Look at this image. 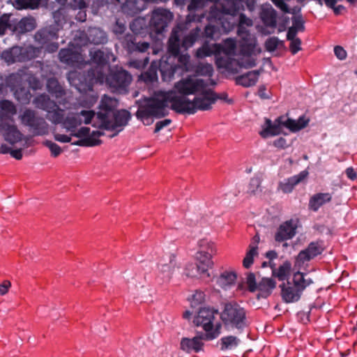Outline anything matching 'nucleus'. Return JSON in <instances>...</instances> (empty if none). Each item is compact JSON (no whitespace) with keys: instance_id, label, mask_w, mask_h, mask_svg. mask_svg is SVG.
Wrapping results in <instances>:
<instances>
[{"instance_id":"nucleus-1","label":"nucleus","mask_w":357,"mask_h":357,"mask_svg":"<svg viewBox=\"0 0 357 357\" xmlns=\"http://www.w3.org/2000/svg\"><path fill=\"white\" fill-rule=\"evenodd\" d=\"M118 105L116 99L104 96L100 101L98 112L96 114L93 110L83 109L79 112L68 113L64 117V110L56 106L47 112L46 118L53 124H61L63 128L68 134L56 132L54 138L61 143L71 142L72 137H75L79 139L72 142L73 145L81 146H94L101 143L99 139L103 135L100 130H91L88 127H81L82 123H92L93 126L107 130L114 131L112 135L114 137L121 132L128 124L131 118L130 113L121 109L116 111Z\"/></svg>"},{"instance_id":"nucleus-2","label":"nucleus","mask_w":357,"mask_h":357,"mask_svg":"<svg viewBox=\"0 0 357 357\" xmlns=\"http://www.w3.org/2000/svg\"><path fill=\"white\" fill-rule=\"evenodd\" d=\"M89 64L93 68L89 70L86 75L77 70L70 71L68 74L70 84L80 93L91 91L94 84L105 83L113 92L124 93L132 82L131 75L126 70L119 68L115 71H109V63L114 61L116 57L112 52L106 50H93L90 52Z\"/></svg>"},{"instance_id":"nucleus-3","label":"nucleus","mask_w":357,"mask_h":357,"mask_svg":"<svg viewBox=\"0 0 357 357\" xmlns=\"http://www.w3.org/2000/svg\"><path fill=\"white\" fill-rule=\"evenodd\" d=\"M259 52L256 48V40L253 38H245L238 52L236 38H227L220 43H205L195 53L198 59L213 55L215 63L220 73L234 75L242 68H250L256 66L255 54Z\"/></svg>"},{"instance_id":"nucleus-4","label":"nucleus","mask_w":357,"mask_h":357,"mask_svg":"<svg viewBox=\"0 0 357 357\" xmlns=\"http://www.w3.org/2000/svg\"><path fill=\"white\" fill-rule=\"evenodd\" d=\"M215 85H207L205 94L203 96H195L192 100L185 96H178L174 91L159 93L151 101L147 109H142L140 113L150 112L149 114L158 116H165L169 114L170 108L178 114H194L197 111H206L211 109L212 105L218 100L227 103H232L226 92L216 93L212 89Z\"/></svg>"},{"instance_id":"nucleus-5","label":"nucleus","mask_w":357,"mask_h":357,"mask_svg":"<svg viewBox=\"0 0 357 357\" xmlns=\"http://www.w3.org/2000/svg\"><path fill=\"white\" fill-rule=\"evenodd\" d=\"M228 8L222 5L218 0H192L188 6L190 11L202 8L208 2H214L206 15L208 24L204 29V36L211 39H216L222 33L231 31L236 24L234 16L244 3L250 10L254 9L255 0H224Z\"/></svg>"},{"instance_id":"nucleus-6","label":"nucleus","mask_w":357,"mask_h":357,"mask_svg":"<svg viewBox=\"0 0 357 357\" xmlns=\"http://www.w3.org/2000/svg\"><path fill=\"white\" fill-rule=\"evenodd\" d=\"M181 26L174 29L168 40V51L171 54L160 60V72L165 82H170L175 74L183 76L192 72L193 63L188 54H179Z\"/></svg>"},{"instance_id":"nucleus-7","label":"nucleus","mask_w":357,"mask_h":357,"mask_svg":"<svg viewBox=\"0 0 357 357\" xmlns=\"http://www.w3.org/2000/svg\"><path fill=\"white\" fill-rule=\"evenodd\" d=\"M215 85V82L213 79H204L200 78H196L192 75H188L185 78H182L174 84V90H170L174 91L178 96H185L186 98L188 95H196L195 96H203L205 94V91L207 88V85ZM167 93V91H156L153 97L146 100L144 105L139 106L136 116L140 119L144 125H150L153 123V117L161 118L162 116H158L156 115L151 114L150 112L140 113L142 109H147L151 100H153L156 95L159 93ZM169 92V91H167Z\"/></svg>"},{"instance_id":"nucleus-8","label":"nucleus","mask_w":357,"mask_h":357,"mask_svg":"<svg viewBox=\"0 0 357 357\" xmlns=\"http://www.w3.org/2000/svg\"><path fill=\"white\" fill-rule=\"evenodd\" d=\"M24 82H27L29 86L34 89H40L42 84L27 68L20 69L17 72L10 74L3 79L0 76V97L6 93V84L14 91L15 98L20 102L25 104L30 101V93L23 88L16 89L20 86Z\"/></svg>"},{"instance_id":"nucleus-9","label":"nucleus","mask_w":357,"mask_h":357,"mask_svg":"<svg viewBox=\"0 0 357 357\" xmlns=\"http://www.w3.org/2000/svg\"><path fill=\"white\" fill-rule=\"evenodd\" d=\"M309 119L305 116H301L298 120H293L286 116H280L274 121L269 119H265L259 135L263 138H267L284 133V129L287 128L291 132H297L305 128Z\"/></svg>"},{"instance_id":"nucleus-10","label":"nucleus","mask_w":357,"mask_h":357,"mask_svg":"<svg viewBox=\"0 0 357 357\" xmlns=\"http://www.w3.org/2000/svg\"><path fill=\"white\" fill-rule=\"evenodd\" d=\"M218 311L208 308H201L194 317L193 323L204 331L205 340L216 339L221 333L222 324L216 319Z\"/></svg>"},{"instance_id":"nucleus-11","label":"nucleus","mask_w":357,"mask_h":357,"mask_svg":"<svg viewBox=\"0 0 357 357\" xmlns=\"http://www.w3.org/2000/svg\"><path fill=\"white\" fill-rule=\"evenodd\" d=\"M41 49L31 45L24 46H13L4 50L1 54V59L8 65L17 62H26L39 56Z\"/></svg>"},{"instance_id":"nucleus-12","label":"nucleus","mask_w":357,"mask_h":357,"mask_svg":"<svg viewBox=\"0 0 357 357\" xmlns=\"http://www.w3.org/2000/svg\"><path fill=\"white\" fill-rule=\"evenodd\" d=\"M19 119L22 125L29 128L35 136H43L49 133V125L45 119L30 109H26L20 115Z\"/></svg>"},{"instance_id":"nucleus-13","label":"nucleus","mask_w":357,"mask_h":357,"mask_svg":"<svg viewBox=\"0 0 357 357\" xmlns=\"http://www.w3.org/2000/svg\"><path fill=\"white\" fill-rule=\"evenodd\" d=\"M86 43L87 40L79 43L75 39L74 43H70L68 48L60 50L59 53L60 61L67 66L77 67L79 69L87 65L82 54L81 48L82 45H85Z\"/></svg>"},{"instance_id":"nucleus-14","label":"nucleus","mask_w":357,"mask_h":357,"mask_svg":"<svg viewBox=\"0 0 357 357\" xmlns=\"http://www.w3.org/2000/svg\"><path fill=\"white\" fill-rule=\"evenodd\" d=\"M172 19L173 14L169 10L160 8L154 9L149 22L151 36L160 40Z\"/></svg>"},{"instance_id":"nucleus-15","label":"nucleus","mask_w":357,"mask_h":357,"mask_svg":"<svg viewBox=\"0 0 357 357\" xmlns=\"http://www.w3.org/2000/svg\"><path fill=\"white\" fill-rule=\"evenodd\" d=\"M221 319L229 327L242 328L246 326L245 310L237 305H226L221 314Z\"/></svg>"},{"instance_id":"nucleus-16","label":"nucleus","mask_w":357,"mask_h":357,"mask_svg":"<svg viewBox=\"0 0 357 357\" xmlns=\"http://www.w3.org/2000/svg\"><path fill=\"white\" fill-rule=\"evenodd\" d=\"M196 266L188 264L185 269V274L188 277L195 278L199 275L201 277L210 278L208 271L213 268L214 262L211 255L196 254L195 255Z\"/></svg>"},{"instance_id":"nucleus-17","label":"nucleus","mask_w":357,"mask_h":357,"mask_svg":"<svg viewBox=\"0 0 357 357\" xmlns=\"http://www.w3.org/2000/svg\"><path fill=\"white\" fill-rule=\"evenodd\" d=\"M188 10L190 11V14L186 17L185 23H180L174 28L176 29L177 26H181L182 31L181 32V36H180V47L181 46L185 50L192 47L195 44V43L198 39L201 32V29L197 27L192 29L188 34L184 36L185 29H187V24L191 22H200L201 20L204 17L203 14H194V12L197 11V10H192L191 11L190 10Z\"/></svg>"},{"instance_id":"nucleus-18","label":"nucleus","mask_w":357,"mask_h":357,"mask_svg":"<svg viewBox=\"0 0 357 357\" xmlns=\"http://www.w3.org/2000/svg\"><path fill=\"white\" fill-rule=\"evenodd\" d=\"M176 267L175 256H169V263L160 261L158 264L157 280L160 284L169 283L173 276Z\"/></svg>"},{"instance_id":"nucleus-19","label":"nucleus","mask_w":357,"mask_h":357,"mask_svg":"<svg viewBox=\"0 0 357 357\" xmlns=\"http://www.w3.org/2000/svg\"><path fill=\"white\" fill-rule=\"evenodd\" d=\"M144 0H112L114 6H119L122 13L128 15L133 16L144 10Z\"/></svg>"},{"instance_id":"nucleus-20","label":"nucleus","mask_w":357,"mask_h":357,"mask_svg":"<svg viewBox=\"0 0 357 357\" xmlns=\"http://www.w3.org/2000/svg\"><path fill=\"white\" fill-rule=\"evenodd\" d=\"M322 250V247L319 244L311 243L305 250L299 252L296 259L295 266L299 268L303 267L307 261L320 255Z\"/></svg>"},{"instance_id":"nucleus-21","label":"nucleus","mask_w":357,"mask_h":357,"mask_svg":"<svg viewBox=\"0 0 357 357\" xmlns=\"http://www.w3.org/2000/svg\"><path fill=\"white\" fill-rule=\"evenodd\" d=\"M2 131L4 139L11 145L18 143H22L25 140V137L14 124L3 123L2 125ZM26 142H24L26 143ZM25 146V144H23Z\"/></svg>"},{"instance_id":"nucleus-22","label":"nucleus","mask_w":357,"mask_h":357,"mask_svg":"<svg viewBox=\"0 0 357 357\" xmlns=\"http://www.w3.org/2000/svg\"><path fill=\"white\" fill-rule=\"evenodd\" d=\"M34 38L36 41H37L42 45H45L47 44L45 48L48 52H54L59 48V45L56 43H51L47 44L50 40L56 39L57 36L55 33H52L49 31L47 29H43L38 31L35 34Z\"/></svg>"},{"instance_id":"nucleus-23","label":"nucleus","mask_w":357,"mask_h":357,"mask_svg":"<svg viewBox=\"0 0 357 357\" xmlns=\"http://www.w3.org/2000/svg\"><path fill=\"white\" fill-rule=\"evenodd\" d=\"M203 340H204V335L192 338L183 337L180 342V349L185 353H198L203 349Z\"/></svg>"},{"instance_id":"nucleus-24","label":"nucleus","mask_w":357,"mask_h":357,"mask_svg":"<svg viewBox=\"0 0 357 357\" xmlns=\"http://www.w3.org/2000/svg\"><path fill=\"white\" fill-rule=\"evenodd\" d=\"M123 47L129 52L133 53L135 52H145L149 47V43L147 42H142L137 40L136 36L128 34L122 40Z\"/></svg>"},{"instance_id":"nucleus-25","label":"nucleus","mask_w":357,"mask_h":357,"mask_svg":"<svg viewBox=\"0 0 357 357\" xmlns=\"http://www.w3.org/2000/svg\"><path fill=\"white\" fill-rule=\"evenodd\" d=\"M296 225L293 220L286 221L282 224L275 235L278 242H282L291 239L296 234Z\"/></svg>"},{"instance_id":"nucleus-26","label":"nucleus","mask_w":357,"mask_h":357,"mask_svg":"<svg viewBox=\"0 0 357 357\" xmlns=\"http://www.w3.org/2000/svg\"><path fill=\"white\" fill-rule=\"evenodd\" d=\"M280 287L281 296L284 302L294 303L300 299L302 293L298 290L291 282L287 281Z\"/></svg>"},{"instance_id":"nucleus-27","label":"nucleus","mask_w":357,"mask_h":357,"mask_svg":"<svg viewBox=\"0 0 357 357\" xmlns=\"http://www.w3.org/2000/svg\"><path fill=\"white\" fill-rule=\"evenodd\" d=\"M197 250L196 254L213 256L218 254V248L215 242L208 238H202L197 241Z\"/></svg>"},{"instance_id":"nucleus-28","label":"nucleus","mask_w":357,"mask_h":357,"mask_svg":"<svg viewBox=\"0 0 357 357\" xmlns=\"http://www.w3.org/2000/svg\"><path fill=\"white\" fill-rule=\"evenodd\" d=\"M308 175L307 171H302L298 174L293 176L279 183V189L284 193L291 192L294 187L303 181Z\"/></svg>"},{"instance_id":"nucleus-29","label":"nucleus","mask_w":357,"mask_h":357,"mask_svg":"<svg viewBox=\"0 0 357 357\" xmlns=\"http://www.w3.org/2000/svg\"><path fill=\"white\" fill-rule=\"evenodd\" d=\"M236 278L237 274L234 271L227 270L220 273L215 282L219 287L226 290L235 284Z\"/></svg>"},{"instance_id":"nucleus-30","label":"nucleus","mask_w":357,"mask_h":357,"mask_svg":"<svg viewBox=\"0 0 357 357\" xmlns=\"http://www.w3.org/2000/svg\"><path fill=\"white\" fill-rule=\"evenodd\" d=\"M239 24H240V26L238 27V33L240 36H241V40L240 41V43H239V47H241V44L244 42L245 38H248L249 37L255 38L256 40V48H257V50H259V52H256V53L255 54V58L257 59V55L259 54L261 51V48L257 46V38L255 36L250 34L249 33H248L247 31H243V28L241 27L242 25H244V24L247 25V26H252V20L251 19L247 17L245 15L241 14L239 16ZM239 51H241V48H239Z\"/></svg>"},{"instance_id":"nucleus-31","label":"nucleus","mask_w":357,"mask_h":357,"mask_svg":"<svg viewBox=\"0 0 357 357\" xmlns=\"http://www.w3.org/2000/svg\"><path fill=\"white\" fill-rule=\"evenodd\" d=\"M260 17L266 26L271 29L275 28L277 14L271 5H265L262 7Z\"/></svg>"},{"instance_id":"nucleus-32","label":"nucleus","mask_w":357,"mask_h":357,"mask_svg":"<svg viewBox=\"0 0 357 357\" xmlns=\"http://www.w3.org/2000/svg\"><path fill=\"white\" fill-rule=\"evenodd\" d=\"M36 26V20L31 17H25L20 21L15 20L14 32L19 34L33 31Z\"/></svg>"},{"instance_id":"nucleus-33","label":"nucleus","mask_w":357,"mask_h":357,"mask_svg":"<svg viewBox=\"0 0 357 357\" xmlns=\"http://www.w3.org/2000/svg\"><path fill=\"white\" fill-rule=\"evenodd\" d=\"M332 199V195L329 192L317 193L309 201V208L313 211H317L324 204L328 203Z\"/></svg>"},{"instance_id":"nucleus-34","label":"nucleus","mask_w":357,"mask_h":357,"mask_svg":"<svg viewBox=\"0 0 357 357\" xmlns=\"http://www.w3.org/2000/svg\"><path fill=\"white\" fill-rule=\"evenodd\" d=\"M259 76L258 70L250 71L235 78L236 84L243 87H250L256 84Z\"/></svg>"},{"instance_id":"nucleus-35","label":"nucleus","mask_w":357,"mask_h":357,"mask_svg":"<svg viewBox=\"0 0 357 357\" xmlns=\"http://www.w3.org/2000/svg\"><path fill=\"white\" fill-rule=\"evenodd\" d=\"M17 113L15 104L8 100H0V119H10Z\"/></svg>"},{"instance_id":"nucleus-36","label":"nucleus","mask_w":357,"mask_h":357,"mask_svg":"<svg viewBox=\"0 0 357 357\" xmlns=\"http://www.w3.org/2000/svg\"><path fill=\"white\" fill-rule=\"evenodd\" d=\"M160 70V61H153L149 70L141 74L139 79L145 83H152L158 79V70Z\"/></svg>"},{"instance_id":"nucleus-37","label":"nucleus","mask_w":357,"mask_h":357,"mask_svg":"<svg viewBox=\"0 0 357 357\" xmlns=\"http://www.w3.org/2000/svg\"><path fill=\"white\" fill-rule=\"evenodd\" d=\"M276 282L272 278H263L258 284L259 296L263 298L268 296L275 288Z\"/></svg>"},{"instance_id":"nucleus-38","label":"nucleus","mask_w":357,"mask_h":357,"mask_svg":"<svg viewBox=\"0 0 357 357\" xmlns=\"http://www.w3.org/2000/svg\"><path fill=\"white\" fill-rule=\"evenodd\" d=\"M213 67L211 64L208 63L198 62L197 63H193L192 72L196 76L207 77L211 79V77L213 75Z\"/></svg>"},{"instance_id":"nucleus-39","label":"nucleus","mask_w":357,"mask_h":357,"mask_svg":"<svg viewBox=\"0 0 357 357\" xmlns=\"http://www.w3.org/2000/svg\"><path fill=\"white\" fill-rule=\"evenodd\" d=\"M36 107L47 112L50 109H52L56 106V102L51 100L49 96L43 93L36 96L33 100Z\"/></svg>"},{"instance_id":"nucleus-40","label":"nucleus","mask_w":357,"mask_h":357,"mask_svg":"<svg viewBox=\"0 0 357 357\" xmlns=\"http://www.w3.org/2000/svg\"><path fill=\"white\" fill-rule=\"evenodd\" d=\"M291 282L302 293L307 287L312 283V280L311 278H307V275L297 271L294 274Z\"/></svg>"},{"instance_id":"nucleus-41","label":"nucleus","mask_w":357,"mask_h":357,"mask_svg":"<svg viewBox=\"0 0 357 357\" xmlns=\"http://www.w3.org/2000/svg\"><path fill=\"white\" fill-rule=\"evenodd\" d=\"M47 89L56 98H61L65 94L63 87L59 84L57 79L54 78H50L47 80Z\"/></svg>"},{"instance_id":"nucleus-42","label":"nucleus","mask_w":357,"mask_h":357,"mask_svg":"<svg viewBox=\"0 0 357 357\" xmlns=\"http://www.w3.org/2000/svg\"><path fill=\"white\" fill-rule=\"evenodd\" d=\"M291 271V264L289 261H286L281 264L278 268H273V275L278 278L279 280H284L290 275Z\"/></svg>"},{"instance_id":"nucleus-43","label":"nucleus","mask_w":357,"mask_h":357,"mask_svg":"<svg viewBox=\"0 0 357 357\" xmlns=\"http://www.w3.org/2000/svg\"><path fill=\"white\" fill-rule=\"evenodd\" d=\"M87 40L94 44L105 43L107 41V36L103 31L93 28L89 31V37Z\"/></svg>"},{"instance_id":"nucleus-44","label":"nucleus","mask_w":357,"mask_h":357,"mask_svg":"<svg viewBox=\"0 0 357 357\" xmlns=\"http://www.w3.org/2000/svg\"><path fill=\"white\" fill-rule=\"evenodd\" d=\"M15 20H10V15L4 14L0 17V36L5 34L7 29L14 32Z\"/></svg>"},{"instance_id":"nucleus-45","label":"nucleus","mask_w":357,"mask_h":357,"mask_svg":"<svg viewBox=\"0 0 357 357\" xmlns=\"http://www.w3.org/2000/svg\"><path fill=\"white\" fill-rule=\"evenodd\" d=\"M220 341L222 350L233 349L236 348L239 343V340L232 335L223 337L221 338Z\"/></svg>"},{"instance_id":"nucleus-46","label":"nucleus","mask_w":357,"mask_h":357,"mask_svg":"<svg viewBox=\"0 0 357 357\" xmlns=\"http://www.w3.org/2000/svg\"><path fill=\"white\" fill-rule=\"evenodd\" d=\"M257 254V246L250 245L249 246V250L246 252L245 257L243 260V266L245 268H249L253 264L254 257H256Z\"/></svg>"},{"instance_id":"nucleus-47","label":"nucleus","mask_w":357,"mask_h":357,"mask_svg":"<svg viewBox=\"0 0 357 357\" xmlns=\"http://www.w3.org/2000/svg\"><path fill=\"white\" fill-rule=\"evenodd\" d=\"M14 6L17 9L37 8L41 0H13Z\"/></svg>"},{"instance_id":"nucleus-48","label":"nucleus","mask_w":357,"mask_h":357,"mask_svg":"<svg viewBox=\"0 0 357 357\" xmlns=\"http://www.w3.org/2000/svg\"><path fill=\"white\" fill-rule=\"evenodd\" d=\"M146 20L144 18L138 17L135 19L130 25L131 31L135 34H141L146 26Z\"/></svg>"},{"instance_id":"nucleus-49","label":"nucleus","mask_w":357,"mask_h":357,"mask_svg":"<svg viewBox=\"0 0 357 357\" xmlns=\"http://www.w3.org/2000/svg\"><path fill=\"white\" fill-rule=\"evenodd\" d=\"M261 179L259 177L252 178L248 183L247 192L250 195H255L261 191Z\"/></svg>"},{"instance_id":"nucleus-50","label":"nucleus","mask_w":357,"mask_h":357,"mask_svg":"<svg viewBox=\"0 0 357 357\" xmlns=\"http://www.w3.org/2000/svg\"><path fill=\"white\" fill-rule=\"evenodd\" d=\"M43 144L50 149L51 155L54 158H56L62 152L61 148L58 144L52 141L45 140L43 142Z\"/></svg>"},{"instance_id":"nucleus-51","label":"nucleus","mask_w":357,"mask_h":357,"mask_svg":"<svg viewBox=\"0 0 357 357\" xmlns=\"http://www.w3.org/2000/svg\"><path fill=\"white\" fill-rule=\"evenodd\" d=\"M149 63V58L146 56L142 60L132 59L128 62V66L136 69L144 68Z\"/></svg>"},{"instance_id":"nucleus-52","label":"nucleus","mask_w":357,"mask_h":357,"mask_svg":"<svg viewBox=\"0 0 357 357\" xmlns=\"http://www.w3.org/2000/svg\"><path fill=\"white\" fill-rule=\"evenodd\" d=\"M246 284L251 292H254L257 289L258 285L256 283L255 275L254 273H250L247 275Z\"/></svg>"},{"instance_id":"nucleus-53","label":"nucleus","mask_w":357,"mask_h":357,"mask_svg":"<svg viewBox=\"0 0 357 357\" xmlns=\"http://www.w3.org/2000/svg\"><path fill=\"white\" fill-rule=\"evenodd\" d=\"M278 45L279 40L277 38H269L268 39L266 40L265 43V47L267 51L273 52L277 49Z\"/></svg>"},{"instance_id":"nucleus-54","label":"nucleus","mask_w":357,"mask_h":357,"mask_svg":"<svg viewBox=\"0 0 357 357\" xmlns=\"http://www.w3.org/2000/svg\"><path fill=\"white\" fill-rule=\"evenodd\" d=\"M289 44V50L292 54H296L301 50V40L299 38L291 40Z\"/></svg>"},{"instance_id":"nucleus-55","label":"nucleus","mask_w":357,"mask_h":357,"mask_svg":"<svg viewBox=\"0 0 357 357\" xmlns=\"http://www.w3.org/2000/svg\"><path fill=\"white\" fill-rule=\"evenodd\" d=\"M11 282L8 280H3L0 282V296H3L6 295L11 288Z\"/></svg>"},{"instance_id":"nucleus-56","label":"nucleus","mask_w":357,"mask_h":357,"mask_svg":"<svg viewBox=\"0 0 357 357\" xmlns=\"http://www.w3.org/2000/svg\"><path fill=\"white\" fill-rule=\"evenodd\" d=\"M292 27L297 29L298 31H303L304 30L303 22L301 17L296 16L292 20Z\"/></svg>"},{"instance_id":"nucleus-57","label":"nucleus","mask_w":357,"mask_h":357,"mask_svg":"<svg viewBox=\"0 0 357 357\" xmlns=\"http://www.w3.org/2000/svg\"><path fill=\"white\" fill-rule=\"evenodd\" d=\"M126 30L125 24L121 22L119 20H116L115 25L113 28V31L116 35L122 34Z\"/></svg>"},{"instance_id":"nucleus-58","label":"nucleus","mask_w":357,"mask_h":357,"mask_svg":"<svg viewBox=\"0 0 357 357\" xmlns=\"http://www.w3.org/2000/svg\"><path fill=\"white\" fill-rule=\"evenodd\" d=\"M335 55L340 60H344L347 58V52L341 46H336L334 48Z\"/></svg>"},{"instance_id":"nucleus-59","label":"nucleus","mask_w":357,"mask_h":357,"mask_svg":"<svg viewBox=\"0 0 357 357\" xmlns=\"http://www.w3.org/2000/svg\"><path fill=\"white\" fill-rule=\"evenodd\" d=\"M70 5L74 9L82 10L86 7L85 0H72Z\"/></svg>"},{"instance_id":"nucleus-60","label":"nucleus","mask_w":357,"mask_h":357,"mask_svg":"<svg viewBox=\"0 0 357 357\" xmlns=\"http://www.w3.org/2000/svg\"><path fill=\"white\" fill-rule=\"evenodd\" d=\"M171 122L172 121L170 119H165L157 122L155 124V132H158L163 128L169 126L171 123Z\"/></svg>"},{"instance_id":"nucleus-61","label":"nucleus","mask_w":357,"mask_h":357,"mask_svg":"<svg viewBox=\"0 0 357 357\" xmlns=\"http://www.w3.org/2000/svg\"><path fill=\"white\" fill-rule=\"evenodd\" d=\"M273 145L279 149H284L287 147V140L283 137H280L274 141Z\"/></svg>"},{"instance_id":"nucleus-62","label":"nucleus","mask_w":357,"mask_h":357,"mask_svg":"<svg viewBox=\"0 0 357 357\" xmlns=\"http://www.w3.org/2000/svg\"><path fill=\"white\" fill-rule=\"evenodd\" d=\"M298 32V31H297V29H296L294 27L291 26L287 31V40H291L294 39H297L298 38L296 37V35Z\"/></svg>"},{"instance_id":"nucleus-63","label":"nucleus","mask_w":357,"mask_h":357,"mask_svg":"<svg viewBox=\"0 0 357 357\" xmlns=\"http://www.w3.org/2000/svg\"><path fill=\"white\" fill-rule=\"evenodd\" d=\"M10 155L13 158L20 160L22 158V148H20L19 149H13L12 151H10Z\"/></svg>"},{"instance_id":"nucleus-64","label":"nucleus","mask_w":357,"mask_h":357,"mask_svg":"<svg viewBox=\"0 0 357 357\" xmlns=\"http://www.w3.org/2000/svg\"><path fill=\"white\" fill-rule=\"evenodd\" d=\"M346 175L347 176L351 179V180H354L356 178V172L354 171V169L351 167H349L346 169Z\"/></svg>"}]
</instances>
